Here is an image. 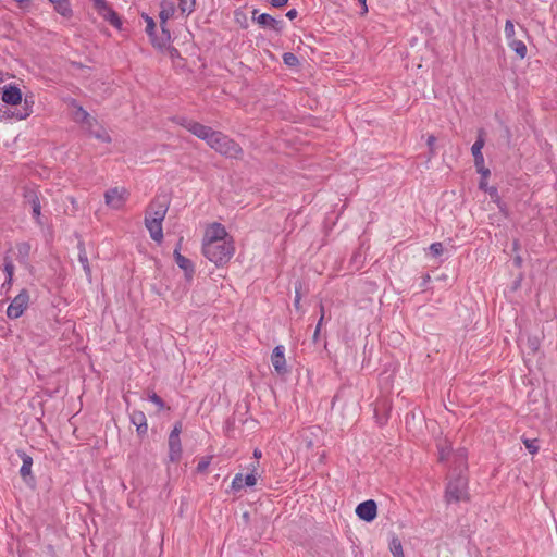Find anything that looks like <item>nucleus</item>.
I'll return each instance as SVG.
<instances>
[{
	"mask_svg": "<svg viewBox=\"0 0 557 557\" xmlns=\"http://www.w3.org/2000/svg\"><path fill=\"white\" fill-rule=\"evenodd\" d=\"M33 101H29L27 98L24 99V106L22 110L12 113V117L16 120H26L33 113Z\"/></svg>",
	"mask_w": 557,
	"mask_h": 557,
	"instance_id": "21",
	"label": "nucleus"
},
{
	"mask_svg": "<svg viewBox=\"0 0 557 557\" xmlns=\"http://www.w3.org/2000/svg\"><path fill=\"white\" fill-rule=\"evenodd\" d=\"M257 484V478L253 473L243 475L237 473L232 481V488L234 491H240L245 486H255Z\"/></svg>",
	"mask_w": 557,
	"mask_h": 557,
	"instance_id": "19",
	"label": "nucleus"
},
{
	"mask_svg": "<svg viewBox=\"0 0 557 557\" xmlns=\"http://www.w3.org/2000/svg\"><path fill=\"white\" fill-rule=\"evenodd\" d=\"M136 429L139 434H145L147 432V430H144V426H141L140 424H137Z\"/></svg>",
	"mask_w": 557,
	"mask_h": 557,
	"instance_id": "43",
	"label": "nucleus"
},
{
	"mask_svg": "<svg viewBox=\"0 0 557 557\" xmlns=\"http://www.w3.org/2000/svg\"><path fill=\"white\" fill-rule=\"evenodd\" d=\"M523 444H524L525 448L529 450V453L532 455H535L540 449L536 438H534V440L524 438Z\"/></svg>",
	"mask_w": 557,
	"mask_h": 557,
	"instance_id": "29",
	"label": "nucleus"
},
{
	"mask_svg": "<svg viewBox=\"0 0 557 557\" xmlns=\"http://www.w3.org/2000/svg\"><path fill=\"white\" fill-rule=\"evenodd\" d=\"M300 302V296L299 294L296 295V299H295V306L297 307Z\"/></svg>",
	"mask_w": 557,
	"mask_h": 557,
	"instance_id": "46",
	"label": "nucleus"
},
{
	"mask_svg": "<svg viewBox=\"0 0 557 557\" xmlns=\"http://www.w3.org/2000/svg\"><path fill=\"white\" fill-rule=\"evenodd\" d=\"M253 456H255L256 458H260V457H261V451H260L259 449H255V451H253Z\"/></svg>",
	"mask_w": 557,
	"mask_h": 557,
	"instance_id": "45",
	"label": "nucleus"
},
{
	"mask_svg": "<svg viewBox=\"0 0 557 557\" xmlns=\"http://www.w3.org/2000/svg\"><path fill=\"white\" fill-rule=\"evenodd\" d=\"M504 32H505V36H506V39H507L508 42L511 39H516V37H515V34H516L515 25H513V23L510 20L506 21Z\"/></svg>",
	"mask_w": 557,
	"mask_h": 557,
	"instance_id": "28",
	"label": "nucleus"
},
{
	"mask_svg": "<svg viewBox=\"0 0 557 557\" xmlns=\"http://www.w3.org/2000/svg\"><path fill=\"white\" fill-rule=\"evenodd\" d=\"M487 178H488V176H482V178L479 183L480 189L484 190L485 193L491 187V186H488Z\"/></svg>",
	"mask_w": 557,
	"mask_h": 557,
	"instance_id": "37",
	"label": "nucleus"
},
{
	"mask_svg": "<svg viewBox=\"0 0 557 557\" xmlns=\"http://www.w3.org/2000/svg\"><path fill=\"white\" fill-rule=\"evenodd\" d=\"M1 90H2L1 99L4 103L12 106V107L21 104V102L23 100V94L17 86H15L13 84H8V85H4L1 88Z\"/></svg>",
	"mask_w": 557,
	"mask_h": 557,
	"instance_id": "10",
	"label": "nucleus"
},
{
	"mask_svg": "<svg viewBox=\"0 0 557 557\" xmlns=\"http://www.w3.org/2000/svg\"><path fill=\"white\" fill-rule=\"evenodd\" d=\"M177 54V50L176 49H172V55H176Z\"/></svg>",
	"mask_w": 557,
	"mask_h": 557,
	"instance_id": "47",
	"label": "nucleus"
},
{
	"mask_svg": "<svg viewBox=\"0 0 557 557\" xmlns=\"http://www.w3.org/2000/svg\"><path fill=\"white\" fill-rule=\"evenodd\" d=\"M435 141H436V138L433 136V135H430L428 137V140H426V144L428 146L433 149L434 145H435Z\"/></svg>",
	"mask_w": 557,
	"mask_h": 557,
	"instance_id": "40",
	"label": "nucleus"
},
{
	"mask_svg": "<svg viewBox=\"0 0 557 557\" xmlns=\"http://www.w3.org/2000/svg\"><path fill=\"white\" fill-rule=\"evenodd\" d=\"M72 106V119L74 122L79 123L82 125L91 126L92 119L89 113L83 109L79 104H77L74 100L71 101Z\"/></svg>",
	"mask_w": 557,
	"mask_h": 557,
	"instance_id": "15",
	"label": "nucleus"
},
{
	"mask_svg": "<svg viewBox=\"0 0 557 557\" xmlns=\"http://www.w3.org/2000/svg\"><path fill=\"white\" fill-rule=\"evenodd\" d=\"M180 248H181V243L178 244V246L174 250L175 262L185 272V276L188 280H191L193 275H194V272H195L194 264H193V262L188 258H186L183 255H181Z\"/></svg>",
	"mask_w": 557,
	"mask_h": 557,
	"instance_id": "16",
	"label": "nucleus"
},
{
	"mask_svg": "<svg viewBox=\"0 0 557 557\" xmlns=\"http://www.w3.org/2000/svg\"><path fill=\"white\" fill-rule=\"evenodd\" d=\"M181 14L188 16L195 11L196 0H177Z\"/></svg>",
	"mask_w": 557,
	"mask_h": 557,
	"instance_id": "24",
	"label": "nucleus"
},
{
	"mask_svg": "<svg viewBox=\"0 0 557 557\" xmlns=\"http://www.w3.org/2000/svg\"><path fill=\"white\" fill-rule=\"evenodd\" d=\"M32 207H33V215L36 220H39L40 218V202L38 199H35L33 200V203H32Z\"/></svg>",
	"mask_w": 557,
	"mask_h": 557,
	"instance_id": "35",
	"label": "nucleus"
},
{
	"mask_svg": "<svg viewBox=\"0 0 557 557\" xmlns=\"http://www.w3.org/2000/svg\"><path fill=\"white\" fill-rule=\"evenodd\" d=\"M174 13H175V7H174L173 2L170 0L162 1L161 11L159 14L160 24H161V28H162V36L160 38H153V32L156 29V23H154L153 18L150 17L149 15L143 14V17L146 22V32L150 36L153 46L162 48V47H165L170 42L171 34L165 28V24L171 17H173Z\"/></svg>",
	"mask_w": 557,
	"mask_h": 557,
	"instance_id": "3",
	"label": "nucleus"
},
{
	"mask_svg": "<svg viewBox=\"0 0 557 557\" xmlns=\"http://www.w3.org/2000/svg\"><path fill=\"white\" fill-rule=\"evenodd\" d=\"M447 502H462L468 500V486L467 481L462 478H458L455 481L448 483L446 488Z\"/></svg>",
	"mask_w": 557,
	"mask_h": 557,
	"instance_id": "6",
	"label": "nucleus"
},
{
	"mask_svg": "<svg viewBox=\"0 0 557 557\" xmlns=\"http://www.w3.org/2000/svg\"><path fill=\"white\" fill-rule=\"evenodd\" d=\"M181 433H182V422H176L169 435V441H168L169 461L172 463H178L182 458L183 448H182V443H181V437H180Z\"/></svg>",
	"mask_w": 557,
	"mask_h": 557,
	"instance_id": "5",
	"label": "nucleus"
},
{
	"mask_svg": "<svg viewBox=\"0 0 557 557\" xmlns=\"http://www.w3.org/2000/svg\"><path fill=\"white\" fill-rule=\"evenodd\" d=\"M4 272L7 273V276H8L4 284L11 285L12 278H13V273H14V265L11 261H5Z\"/></svg>",
	"mask_w": 557,
	"mask_h": 557,
	"instance_id": "31",
	"label": "nucleus"
},
{
	"mask_svg": "<svg viewBox=\"0 0 557 557\" xmlns=\"http://www.w3.org/2000/svg\"><path fill=\"white\" fill-rule=\"evenodd\" d=\"M168 212V206L159 200H153L149 203L145 219L154 221H163Z\"/></svg>",
	"mask_w": 557,
	"mask_h": 557,
	"instance_id": "14",
	"label": "nucleus"
},
{
	"mask_svg": "<svg viewBox=\"0 0 557 557\" xmlns=\"http://www.w3.org/2000/svg\"><path fill=\"white\" fill-rule=\"evenodd\" d=\"M430 250L434 256H441L443 253L442 243H433L430 246Z\"/></svg>",
	"mask_w": 557,
	"mask_h": 557,
	"instance_id": "36",
	"label": "nucleus"
},
{
	"mask_svg": "<svg viewBox=\"0 0 557 557\" xmlns=\"http://www.w3.org/2000/svg\"><path fill=\"white\" fill-rule=\"evenodd\" d=\"M258 13V10H253L252 11V17L253 20H256V22L262 26V27H270L272 29H275V30H278L282 26V22L281 21H277L275 20L274 17H272L271 15L267 14V13H262V14H259L258 16H256Z\"/></svg>",
	"mask_w": 557,
	"mask_h": 557,
	"instance_id": "17",
	"label": "nucleus"
},
{
	"mask_svg": "<svg viewBox=\"0 0 557 557\" xmlns=\"http://www.w3.org/2000/svg\"><path fill=\"white\" fill-rule=\"evenodd\" d=\"M102 139H103L104 141H110L109 136H106V137H103Z\"/></svg>",
	"mask_w": 557,
	"mask_h": 557,
	"instance_id": "48",
	"label": "nucleus"
},
{
	"mask_svg": "<svg viewBox=\"0 0 557 557\" xmlns=\"http://www.w3.org/2000/svg\"><path fill=\"white\" fill-rule=\"evenodd\" d=\"M508 46L510 47V49H512L516 52V54L520 59H524L527 57L528 48H527L525 44L522 40H519L517 38L516 39H511L508 42Z\"/></svg>",
	"mask_w": 557,
	"mask_h": 557,
	"instance_id": "22",
	"label": "nucleus"
},
{
	"mask_svg": "<svg viewBox=\"0 0 557 557\" xmlns=\"http://www.w3.org/2000/svg\"><path fill=\"white\" fill-rule=\"evenodd\" d=\"M92 7L96 12L106 21H108L113 27L120 29L122 22L117 13L111 8L106 0H91Z\"/></svg>",
	"mask_w": 557,
	"mask_h": 557,
	"instance_id": "7",
	"label": "nucleus"
},
{
	"mask_svg": "<svg viewBox=\"0 0 557 557\" xmlns=\"http://www.w3.org/2000/svg\"><path fill=\"white\" fill-rule=\"evenodd\" d=\"M211 463V457H205L202 458L198 465H197V471L199 473H202V472H206L208 467L210 466Z\"/></svg>",
	"mask_w": 557,
	"mask_h": 557,
	"instance_id": "33",
	"label": "nucleus"
},
{
	"mask_svg": "<svg viewBox=\"0 0 557 557\" xmlns=\"http://www.w3.org/2000/svg\"><path fill=\"white\" fill-rule=\"evenodd\" d=\"M389 549L394 557H405L401 542L398 537H393L389 543Z\"/></svg>",
	"mask_w": 557,
	"mask_h": 557,
	"instance_id": "25",
	"label": "nucleus"
},
{
	"mask_svg": "<svg viewBox=\"0 0 557 557\" xmlns=\"http://www.w3.org/2000/svg\"><path fill=\"white\" fill-rule=\"evenodd\" d=\"M104 203L113 209V210H121L124 208L125 203L127 202L129 198V191L127 188L123 186H115L112 188H109L104 195Z\"/></svg>",
	"mask_w": 557,
	"mask_h": 557,
	"instance_id": "4",
	"label": "nucleus"
},
{
	"mask_svg": "<svg viewBox=\"0 0 557 557\" xmlns=\"http://www.w3.org/2000/svg\"><path fill=\"white\" fill-rule=\"evenodd\" d=\"M362 5V12L361 14L364 15L368 13V7H367V0H358Z\"/></svg>",
	"mask_w": 557,
	"mask_h": 557,
	"instance_id": "41",
	"label": "nucleus"
},
{
	"mask_svg": "<svg viewBox=\"0 0 557 557\" xmlns=\"http://www.w3.org/2000/svg\"><path fill=\"white\" fill-rule=\"evenodd\" d=\"M170 120H171V122L184 127L185 129H187L188 132H190L193 135H195L198 138L201 136V134L206 127V125H203L197 121L190 120L183 115H175V116H172Z\"/></svg>",
	"mask_w": 557,
	"mask_h": 557,
	"instance_id": "9",
	"label": "nucleus"
},
{
	"mask_svg": "<svg viewBox=\"0 0 557 557\" xmlns=\"http://www.w3.org/2000/svg\"><path fill=\"white\" fill-rule=\"evenodd\" d=\"M131 420L135 425L140 424L144 426V430H148L147 419L144 412L134 411L131 416Z\"/></svg>",
	"mask_w": 557,
	"mask_h": 557,
	"instance_id": "27",
	"label": "nucleus"
},
{
	"mask_svg": "<svg viewBox=\"0 0 557 557\" xmlns=\"http://www.w3.org/2000/svg\"><path fill=\"white\" fill-rule=\"evenodd\" d=\"M199 139L225 158L239 159L243 156V149L234 139L220 131H215L210 126L205 127Z\"/></svg>",
	"mask_w": 557,
	"mask_h": 557,
	"instance_id": "2",
	"label": "nucleus"
},
{
	"mask_svg": "<svg viewBox=\"0 0 557 557\" xmlns=\"http://www.w3.org/2000/svg\"><path fill=\"white\" fill-rule=\"evenodd\" d=\"M18 455L23 461L20 473L23 478H26L32 473L33 458L24 451L18 453Z\"/></svg>",
	"mask_w": 557,
	"mask_h": 557,
	"instance_id": "23",
	"label": "nucleus"
},
{
	"mask_svg": "<svg viewBox=\"0 0 557 557\" xmlns=\"http://www.w3.org/2000/svg\"><path fill=\"white\" fill-rule=\"evenodd\" d=\"M150 401H152L160 410L165 408L164 401L156 394L152 393L149 395Z\"/></svg>",
	"mask_w": 557,
	"mask_h": 557,
	"instance_id": "34",
	"label": "nucleus"
},
{
	"mask_svg": "<svg viewBox=\"0 0 557 557\" xmlns=\"http://www.w3.org/2000/svg\"><path fill=\"white\" fill-rule=\"evenodd\" d=\"M319 333H320V329L319 326L315 327V331H314V334H313V339L317 341L318 336H319Z\"/></svg>",
	"mask_w": 557,
	"mask_h": 557,
	"instance_id": "44",
	"label": "nucleus"
},
{
	"mask_svg": "<svg viewBox=\"0 0 557 557\" xmlns=\"http://www.w3.org/2000/svg\"><path fill=\"white\" fill-rule=\"evenodd\" d=\"M486 193L490 195L491 199L500 208L502 201L497 188L492 186L487 189Z\"/></svg>",
	"mask_w": 557,
	"mask_h": 557,
	"instance_id": "32",
	"label": "nucleus"
},
{
	"mask_svg": "<svg viewBox=\"0 0 557 557\" xmlns=\"http://www.w3.org/2000/svg\"><path fill=\"white\" fill-rule=\"evenodd\" d=\"M437 449L440 460H445L449 456V453L451 450V444L448 441L444 440L443 442H440L437 444Z\"/></svg>",
	"mask_w": 557,
	"mask_h": 557,
	"instance_id": "26",
	"label": "nucleus"
},
{
	"mask_svg": "<svg viewBox=\"0 0 557 557\" xmlns=\"http://www.w3.org/2000/svg\"><path fill=\"white\" fill-rule=\"evenodd\" d=\"M49 1L53 4L54 10L59 14H61L62 16L67 17V18L72 16L73 11H72L69 0H49Z\"/></svg>",
	"mask_w": 557,
	"mask_h": 557,
	"instance_id": "20",
	"label": "nucleus"
},
{
	"mask_svg": "<svg viewBox=\"0 0 557 557\" xmlns=\"http://www.w3.org/2000/svg\"><path fill=\"white\" fill-rule=\"evenodd\" d=\"M283 61L286 65H288L290 67L296 66L299 63L298 58L292 52L284 53Z\"/></svg>",
	"mask_w": 557,
	"mask_h": 557,
	"instance_id": "30",
	"label": "nucleus"
},
{
	"mask_svg": "<svg viewBox=\"0 0 557 557\" xmlns=\"http://www.w3.org/2000/svg\"><path fill=\"white\" fill-rule=\"evenodd\" d=\"M271 362L274 371L282 375L287 373V361L285 358V348L282 345L276 346L271 355Z\"/></svg>",
	"mask_w": 557,
	"mask_h": 557,
	"instance_id": "12",
	"label": "nucleus"
},
{
	"mask_svg": "<svg viewBox=\"0 0 557 557\" xmlns=\"http://www.w3.org/2000/svg\"><path fill=\"white\" fill-rule=\"evenodd\" d=\"M320 311H321V317L319 319V322H318L317 326H319V329L321 330V326H322L323 321H324V307H323V305L320 306Z\"/></svg>",
	"mask_w": 557,
	"mask_h": 557,
	"instance_id": "39",
	"label": "nucleus"
},
{
	"mask_svg": "<svg viewBox=\"0 0 557 557\" xmlns=\"http://www.w3.org/2000/svg\"><path fill=\"white\" fill-rule=\"evenodd\" d=\"M484 147V139L480 136L476 141L472 145L471 151L474 158V164L476 166L478 172L482 176H490V170L484 166V157L482 154V149Z\"/></svg>",
	"mask_w": 557,
	"mask_h": 557,
	"instance_id": "11",
	"label": "nucleus"
},
{
	"mask_svg": "<svg viewBox=\"0 0 557 557\" xmlns=\"http://www.w3.org/2000/svg\"><path fill=\"white\" fill-rule=\"evenodd\" d=\"M286 16L289 18V20H293L297 16V11L295 9H292L289 10L287 13H286Z\"/></svg>",
	"mask_w": 557,
	"mask_h": 557,
	"instance_id": "42",
	"label": "nucleus"
},
{
	"mask_svg": "<svg viewBox=\"0 0 557 557\" xmlns=\"http://www.w3.org/2000/svg\"><path fill=\"white\" fill-rule=\"evenodd\" d=\"M162 222L163 221L145 219V226L148 230L150 237L159 244L163 240Z\"/></svg>",
	"mask_w": 557,
	"mask_h": 557,
	"instance_id": "18",
	"label": "nucleus"
},
{
	"mask_svg": "<svg viewBox=\"0 0 557 557\" xmlns=\"http://www.w3.org/2000/svg\"><path fill=\"white\" fill-rule=\"evenodd\" d=\"M201 252L216 267H223L230 262L235 253V244L224 225L213 222L206 226Z\"/></svg>",
	"mask_w": 557,
	"mask_h": 557,
	"instance_id": "1",
	"label": "nucleus"
},
{
	"mask_svg": "<svg viewBox=\"0 0 557 557\" xmlns=\"http://www.w3.org/2000/svg\"><path fill=\"white\" fill-rule=\"evenodd\" d=\"M356 515L367 522L374 520L377 515V507L375 502L369 499L360 503L356 508Z\"/></svg>",
	"mask_w": 557,
	"mask_h": 557,
	"instance_id": "13",
	"label": "nucleus"
},
{
	"mask_svg": "<svg viewBox=\"0 0 557 557\" xmlns=\"http://www.w3.org/2000/svg\"><path fill=\"white\" fill-rule=\"evenodd\" d=\"M270 3L275 8H282L287 4L288 0H269Z\"/></svg>",
	"mask_w": 557,
	"mask_h": 557,
	"instance_id": "38",
	"label": "nucleus"
},
{
	"mask_svg": "<svg viewBox=\"0 0 557 557\" xmlns=\"http://www.w3.org/2000/svg\"><path fill=\"white\" fill-rule=\"evenodd\" d=\"M29 302L28 293L23 289L14 299L11 301L7 309V315L10 319L20 318L24 311L27 309Z\"/></svg>",
	"mask_w": 557,
	"mask_h": 557,
	"instance_id": "8",
	"label": "nucleus"
}]
</instances>
